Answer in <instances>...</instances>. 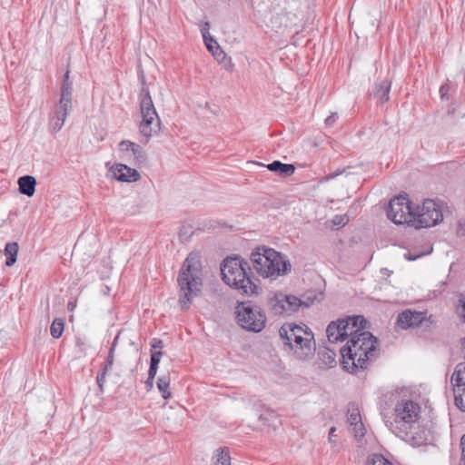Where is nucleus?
I'll return each instance as SVG.
<instances>
[{
  "label": "nucleus",
  "instance_id": "1",
  "mask_svg": "<svg viewBox=\"0 0 465 465\" xmlns=\"http://www.w3.org/2000/svg\"><path fill=\"white\" fill-rule=\"evenodd\" d=\"M377 341L370 331L351 335L347 344L340 350L342 368L351 373L366 370L377 357Z\"/></svg>",
  "mask_w": 465,
  "mask_h": 465
},
{
  "label": "nucleus",
  "instance_id": "2",
  "mask_svg": "<svg viewBox=\"0 0 465 465\" xmlns=\"http://www.w3.org/2000/svg\"><path fill=\"white\" fill-rule=\"evenodd\" d=\"M221 273L224 283L240 293H258L260 280L253 275L250 262L240 256L226 258L221 264Z\"/></svg>",
  "mask_w": 465,
  "mask_h": 465
},
{
  "label": "nucleus",
  "instance_id": "3",
  "mask_svg": "<svg viewBox=\"0 0 465 465\" xmlns=\"http://www.w3.org/2000/svg\"><path fill=\"white\" fill-rule=\"evenodd\" d=\"M178 303L183 311L189 309L193 298L202 293V262L198 255L190 253L182 264L177 277Z\"/></svg>",
  "mask_w": 465,
  "mask_h": 465
},
{
  "label": "nucleus",
  "instance_id": "4",
  "mask_svg": "<svg viewBox=\"0 0 465 465\" xmlns=\"http://www.w3.org/2000/svg\"><path fill=\"white\" fill-rule=\"evenodd\" d=\"M252 271L263 278H276L291 272L292 265L280 252L262 246L251 254Z\"/></svg>",
  "mask_w": 465,
  "mask_h": 465
},
{
  "label": "nucleus",
  "instance_id": "5",
  "mask_svg": "<svg viewBox=\"0 0 465 465\" xmlns=\"http://www.w3.org/2000/svg\"><path fill=\"white\" fill-rule=\"evenodd\" d=\"M139 79L142 88L139 94V107L142 121L139 124V131L147 143L154 134L160 131L161 121L154 107L149 87L145 81L143 73L140 74Z\"/></svg>",
  "mask_w": 465,
  "mask_h": 465
},
{
  "label": "nucleus",
  "instance_id": "6",
  "mask_svg": "<svg viewBox=\"0 0 465 465\" xmlns=\"http://www.w3.org/2000/svg\"><path fill=\"white\" fill-rule=\"evenodd\" d=\"M237 323L244 330L262 331L266 324V315L260 306L252 302H242L236 307Z\"/></svg>",
  "mask_w": 465,
  "mask_h": 465
},
{
  "label": "nucleus",
  "instance_id": "7",
  "mask_svg": "<svg viewBox=\"0 0 465 465\" xmlns=\"http://www.w3.org/2000/svg\"><path fill=\"white\" fill-rule=\"evenodd\" d=\"M69 71L64 75L61 87V97L59 103L54 106L50 118V129L54 133L60 131L67 117L68 112L72 109L73 84L69 80Z\"/></svg>",
  "mask_w": 465,
  "mask_h": 465
},
{
  "label": "nucleus",
  "instance_id": "8",
  "mask_svg": "<svg viewBox=\"0 0 465 465\" xmlns=\"http://www.w3.org/2000/svg\"><path fill=\"white\" fill-rule=\"evenodd\" d=\"M411 203L407 195L395 196L389 203L388 219L397 225L408 224L412 226L415 220V212Z\"/></svg>",
  "mask_w": 465,
  "mask_h": 465
},
{
  "label": "nucleus",
  "instance_id": "9",
  "mask_svg": "<svg viewBox=\"0 0 465 465\" xmlns=\"http://www.w3.org/2000/svg\"><path fill=\"white\" fill-rule=\"evenodd\" d=\"M443 219L442 213L433 200H425L419 212H415L413 227L416 229L432 227Z\"/></svg>",
  "mask_w": 465,
  "mask_h": 465
},
{
  "label": "nucleus",
  "instance_id": "10",
  "mask_svg": "<svg viewBox=\"0 0 465 465\" xmlns=\"http://www.w3.org/2000/svg\"><path fill=\"white\" fill-rule=\"evenodd\" d=\"M302 332H295L292 347L288 351H292L293 355L299 360H305L313 355L315 351V341L313 333L304 325Z\"/></svg>",
  "mask_w": 465,
  "mask_h": 465
},
{
  "label": "nucleus",
  "instance_id": "11",
  "mask_svg": "<svg viewBox=\"0 0 465 465\" xmlns=\"http://www.w3.org/2000/svg\"><path fill=\"white\" fill-rule=\"evenodd\" d=\"M395 422H404L405 424L415 423L420 413V407L418 403L411 400L399 401L395 406Z\"/></svg>",
  "mask_w": 465,
  "mask_h": 465
},
{
  "label": "nucleus",
  "instance_id": "12",
  "mask_svg": "<svg viewBox=\"0 0 465 465\" xmlns=\"http://www.w3.org/2000/svg\"><path fill=\"white\" fill-rule=\"evenodd\" d=\"M406 440L414 447H420L430 444L433 440L431 431L425 427H418L414 430L405 431L404 436Z\"/></svg>",
  "mask_w": 465,
  "mask_h": 465
},
{
  "label": "nucleus",
  "instance_id": "13",
  "mask_svg": "<svg viewBox=\"0 0 465 465\" xmlns=\"http://www.w3.org/2000/svg\"><path fill=\"white\" fill-rule=\"evenodd\" d=\"M426 318V312L405 310L399 313L397 324L403 330L414 328L421 324Z\"/></svg>",
  "mask_w": 465,
  "mask_h": 465
},
{
  "label": "nucleus",
  "instance_id": "14",
  "mask_svg": "<svg viewBox=\"0 0 465 465\" xmlns=\"http://www.w3.org/2000/svg\"><path fill=\"white\" fill-rule=\"evenodd\" d=\"M114 177L120 182H136L141 178L139 172L123 163H115L111 168Z\"/></svg>",
  "mask_w": 465,
  "mask_h": 465
},
{
  "label": "nucleus",
  "instance_id": "15",
  "mask_svg": "<svg viewBox=\"0 0 465 465\" xmlns=\"http://www.w3.org/2000/svg\"><path fill=\"white\" fill-rule=\"evenodd\" d=\"M295 332L302 333V327L294 323L286 322L279 329V336L283 343L284 350L292 349Z\"/></svg>",
  "mask_w": 465,
  "mask_h": 465
},
{
  "label": "nucleus",
  "instance_id": "16",
  "mask_svg": "<svg viewBox=\"0 0 465 465\" xmlns=\"http://www.w3.org/2000/svg\"><path fill=\"white\" fill-rule=\"evenodd\" d=\"M295 19L296 15L294 14L282 12L272 15V17L271 18V25L274 30L280 31L285 28H292V26H294L296 25L294 22Z\"/></svg>",
  "mask_w": 465,
  "mask_h": 465
},
{
  "label": "nucleus",
  "instance_id": "17",
  "mask_svg": "<svg viewBox=\"0 0 465 465\" xmlns=\"http://www.w3.org/2000/svg\"><path fill=\"white\" fill-rule=\"evenodd\" d=\"M116 341V339H114V341L113 342L106 358V361L104 362L103 366L101 367V370L98 371L96 376V382L99 387L100 392H104V386L106 381V375L109 370L112 369L114 365V343Z\"/></svg>",
  "mask_w": 465,
  "mask_h": 465
},
{
  "label": "nucleus",
  "instance_id": "18",
  "mask_svg": "<svg viewBox=\"0 0 465 465\" xmlns=\"http://www.w3.org/2000/svg\"><path fill=\"white\" fill-rule=\"evenodd\" d=\"M348 422L352 427L354 436L356 438H362L365 435V429L361 422L360 411L357 408L349 410Z\"/></svg>",
  "mask_w": 465,
  "mask_h": 465
},
{
  "label": "nucleus",
  "instance_id": "19",
  "mask_svg": "<svg viewBox=\"0 0 465 465\" xmlns=\"http://www.w3.org/2000/svg\"><path fill=\"white\" fill-rule=\"evenodd\" d=\"M19 192L28 197H32L35 193L36 179L32 175H24L17 181Z\"/></svg>",
  "mask_w": 465,
  "mask_h": 465
},
{
  "label": "nucleus",
  "instance_id": "20",
  "mask_svg": "<svg viewBox=\"0 0 465 465\" xmlns=\"http://www.w3.org/2000/svg\"><path fill=\"white\" fill-rule=\"evenodd\" d=\"M270 311L275 315H286V305L283 301V293L276 292L268 299Z\"/></svg>",
  "mask_w": 465,
  "mask_h": 465
},
{
  "label": "nucleus",
  "instance_id": "21",
  "mask_svg": "<svg viewBox=\"0 0 465 465\" xmlns=\"http://www.w3.org/2000/svg\"><path fill=\"white\" fill-rule=\"evenodd\" d=\"M267 169L281 176L288 177L294 173L295 166L292 163H283L279 160L266 165Z\"/></svg>",
  "mask_w": 465,
  "mask_h": 465
},
{
  "label": "nucleus",
  "instance_id": "22",
  "mask_svg": "<svg viewBox=\"0 0 465 465\" xmlns=\"http://www.w3.org/2000/svg\"><path fill=\"white\" fill-rule=\"evenodd\" d=\"M391 82L388 79H384L375 83V90L373 95L380 102L385 103L390 98Z\"/></svg>",
  "mask_w": 465,
  "mask_h": 465
},
{
  "label": "nucleus",
  "instance_id": "23",
  "mask_svg": "<svg viewBox=\"0 0 465 465\" xmlns=\"http://www.w3.org/2000/svg\"><path fill=\"white\" fill-rule=\"evenodd\" d=\"M450 382L453 389L465 387V361L456 365Z\"/></svg>",
  "mask_w": 465,
  "mask_h": 465
},
{
  "label": "nucleus",
  "instance_id": "24",
  "mask_svg": "<svg viewBox=\"0 0 465 465\" xmlns=\"http://www.w3.org/2000/svg\"><path fill=\"white\" fill-rule=\"evenodd\" d=\"M18 251H19V245L17 242H7L5 244L4 252L6 257V260H5L6 266L11 267L16 262Z\"/></svg>",
  "mask_w": 465,
  "mask_h": 465
},
{
  "label": "nucleus",
  "instance_id": "25",
  "mask_svg": "<svg viewBox=\"0 0 465 465\" xmlns=\"http://www.w3.org/2000/svg\"><path fill=\"white\" fill-rule=\"evenodd\" d=\"M318 357L321 363L326 368H332L336 364V353L331 349L324 348L323 350H320Z\"/></svg>",
  "mask_w": 465,
  "mask_h": 465
},
{
  "label": "nucleus",
  "instance_id": "26",
  "mask_svg": "<svg viewBox=\"0 0 465 465\" xmlns=\"http://www.w3.org/2000/svg\"><path fill=\"white\" fill-rule=\"evenodd\" d=\"M170 382L171 378L169 374L160 376L156 382L157 388L164 400H168L172 397Z\"/></svg>",
  "mask_w": 465,
  "mask_h": 465
},
{
  "label": "nucleus",
  "instance_id": "27",
  "mask_svg": "<svg viewBox=\"0 0 465 465\" xmlns=\"http://www.w3.org/2000/svg\"><path fill=\"white\" fill-rule=\"evenodd\" d=\"M283 301L286 305V315L296 312L302 307V299L294 295H287L283 293Z\"/></svg>",
  "mask_w": 465,
  "mask_h": 465
},
{
  "label": "nucleus",
  "instance_id": "28",
  "mask_svg": "<svg viewBox=\"0 0 465 465\" xmlns=\"http://www.w3.org/2000/svg\"><path fill=\"white\" fill-rule=\"evenodd\" d=\"M348 319L351 323V335H356L361 331H364L363 329L365 328V324L367 322L363 316H352L348 317Z\"/></svg>",
  "mask_w": 465,
  "mask_h": 465
},
{
  "label": "nucleus",
  "instance_id": "29",
  "mask_svg": "<svg viewBox=\"0 0 465 465\" xmlns=\"http://www.w3.org/2000/svg\"><path fill=\"white\" fill-rule=\"evenodd\" d=\"M327 337L330 342H336L338 341H344L342 334L339 331V326H336V322H331L326 329Z\"/></svg>",
  "mask_w": 465,
  "mask_h": 465
},
{
  "label": "nucleus",
  "instance_id": "30",
  "mask_svg": "<svg viewBox=\"0 0 465 465\" xmlns=\"http://www.w3.org/2000/svg\"><path fill=\"white\" fill-rule=\"evenodd\" d=\"M214 465H231V457L228 449H218L213 456Z\"/></svg>",
  "mask_w": 465,
  "mask_h": 465
},
{
  "label": "nucleus",
  "instance_id": "31",
  "mask_svg": "<svg viewBox=\"0 0 465 465\" xmlns=\"http://www.w3.org/2000/svg\"><path fill=\"white\" fill-rule=\"evenodd\" d=\"M64 329V320L61 318H55L50 327V334L53 338L58 339L62 336Z\"/></svg>",
  "mask_w": 465,
  "mask_h": 465
},
{
  "label": "nucleus",
  "instance_id": "32",
  "mask_svg": "<svg viewBox=\"0 0 465 465\" xmlns=\"http://www.w3.org/2000/svg\"><path fill=\"white\" fill-rule=\"evenodd\" d=\"M455 405L462 411H465V387L454 388Z\"/></svg>",
  "mask_w": 465,
  "mask_h": 465
},
{
  "label": "nucleus",
  "instance_id": "33",
  "mask_svg": "<svg viewBox=\"0 0 465 465\" xmlns=\"http://www.w3.org/2000/svg\"><path fill=\"white\" fill-rule=\"evenodd\" d=\"M336 326H339V331L342 334L344 340L351 335V323L349 319H341L336 322Z\"/></svg>",
  "mask_w": 465,
  "mask_h": 465
},
{
  "label": "nucleus",
  "instance_id": "34",
  "mask_svg": "<svg viewBox=\"0 0 465 465\" xmlns=\"http://www.w3.org/2000/svg\"><path fill=\"white\" fill-rule=\"evenodd\" d=\"M131 152L133 153V155L134 157L135 164H140L145 162V153L139 144L134 143V146L133 147Z\"/></svg>",
  "mask_w": 465,
  "mask_h": 465
},
{
  "label": "nucleus",
  "instance_id": "35",
  "mask_svg": "<svg viewBox=\"0 0 465 465\" xmlns=\"http://www.w3.org/2000/svg\"><path fill=\"white\" fill-rule=\"evenodd\" d=\"M367 465H393L381 454H373L367 460Z\"/></svg>",
  "mask_w": 465,
  "mask_h": 465
},
{
  "label": "nucleus",
  "instance_id": "36",
  "mask_svg": "<svg viewBox=\"0 0 465 465\" xmlns=\"http://www.w3.org/2000/svg\"><path fill=\"white\" fill-rule=\"evenodd\" d=\"M321 295V293H316L315 292H308L303 295V298L302 299V306L304 307H310L313 304V302L318 300V296Z\"/></svg>",
  "mask_w": 465,
  "mask_h": 465
},
{
  "label": "nucleus",
  "instance_id": "37",
  "mask_svg": "<svg viewBox=\"0 0 465 465\" xmlns=\"http://www.w3.org/2000/svg\"><path fill=\"white\" fill-rule=\"evenodd\" d=\"M163 352L161 351H153L151 350V361L150 365L157 366L159 365V362L161 361Z\"/></svg>",
  "mask_w": 465,
  "mask_h": 465
},
{
  "label": "nucleus",
  "instance_id": "38",
  "mask_svg": "<svg viewBox=\"0 0 465 465\" xmlns=\"http://www.w3.org/2000/svg\"><path fill=\"white\" fill-rule=\"evenodd\" d=\"M134 143H135L131 142L129 140H123L119 143V150L121 152H129L133 149V147L134 146Z\"/></svg>",
  "mask_w": 465,
  "mask_h": 465
},
{
  "label": "nucleus",
  "instance_id": "39",
  "mask_svg": "<svg viewBox=\"0 0 465 465\" xmlns=\"http://www.w3.org/2000/svg\"><path fill=\"white\" fill-rule=\"evenodd\" d=\"M209 29H210V24H209V22H205L201 28V33H202L203 40H206V41L209 39L213 40V36L210 35Z\"/></svg>",
  "mask_w": 465,
  "mask_h": 465
},
{
  "label": "nucleus",
  "instance_id": "40",
  "mask_svg": "<svg viewBox=\"0 0 465 465\" xmlns=\"http://www.w3.org/2000/svg\"><path fill=\"white\" fill-rule=\"evenodd\" d=\"M430 251L428 252V253H430ZM425 254H427V252L412 253L411 251H409L406 253H404V258L408 261H415L418 258L422 257Z\"/></svg>",
  "mask_w": 465,
  "mask_h": 465
},
{
  "label": "nucleus",
  "instance_id": "41",
  "mask_svg": "<svg viewBox=\"0 0 465 465\" xmlns=\"http://www.w3.org/2000/svg\"><path fill=\"white\" fill-rule=\"evenodd\" d=\"M211 53L214 57H216V59H220V57H225V53L222 50L218 44H216V45L213 48V52Z\"/></svg>",
  "mask_w": 465,
  "mask_h": 465
},
{
  "label": "nucleus",
  "instance_id": "42",
  "mask_svg": "<svg viewBox=\"0 0 465 465\" xmlns=\"http://www.w3.org/2000/svg\"><path fill=\"white\" fill-rule=\"evenodd\" d=\"M332 222L335 225L342 227L347 223L348 219L345 216L335 215Z\"/></svg>",
  "mask_w": 465,
  "mask_h": 465
},
{
  "label": "nucleus",
  "instance_id": "43",
  "mask_svg": "<svg viewBox=\"0 0 465 465\" xmlns=\"http://www.w3.org/2000/svg\"><path fill=\"white\" fill-rule=\"evenodd\" d=\"M338 120V114L337 113H331V115H329L326 119H325V124L327 126H332L336 121Z\"/></svg>",
  "mask_w": 465,
  "mask_h": 465
},
{
  "label": "nucleus",
  "instance_id": "44",
  "mask_svg": "<svg viewBox=\"0 0 465 465\" xmlns=\"http://www.w3.org/2000/svg\"><path fill=\"white\" fill-rule=\"evenodd\" d=\"M152 350L162 349L163 347V341L161 339L154 338L152 341Z\"/></svg>",
  "mask_w": 465,
  "mask_h": 465
},
{
  "label": "nucleus",
  "instance_id": "45",
  "mask_svg": "<svg viewBox=\"0 0 465 465\" xmlns=\"http://www.w3.org/2000/svg\"><path fill=\"white\" fill-rule=\"evenodd\" d=\"M450 90V86L448 84H444L440 87V94L442 99H448V92Z\"/></svg>",
  "mask_w": 465,
  "mask_h": 465
},
{
  "label": "nucleus",
  "instance_id": "46",
  "mask_svg": "<svg viewBox=\"0 0 465 465\" xmlns=\"http://www.w3.org/2000/svg\"><path fill=\"white\" fill-rule=\"evenodd\" d=\"M204 41V44L206 45V48L209 52H213V48L216 45V44H218L214 38L213 37V40H203Z\"/></svg>",
  "mask_w": 465,
  "mask_h": 465
},
{
  "label": "nucleus",
  "instance_id": "47",
  "mask_svg": "<svg viewBox=\"0 0 465 465\" xmlns=\"http://www.w3.org/2000/svg\"><path fill=\"white\" fill-rule=\"evenodd\" d=\"M158 367L150 365L149 371H148V377L155 378V375L157 373Z\"/></svg>",
  "mask_w": 465,
  "mask_h": 465
},
{
  "label": "nucleus",
  "instance_id": "48",
  "mask_svg": "<svg viewBox=\"0 0 465 465\" xmlns=\"http://www.w3.org/2000/svg\"><path fill=\"white\" fill-rule=\"evenodd\" d=\"M153 380L154 378L148 377L145 381V388L147 391H151L153 387Z\"/></svg>",
  "mask_w": 465,
  "mask_h": 465
},
{
  "label": "nucleus",
  "instance_id": "49",
  "mask_svg": "<svg viewBox=\"0 0 465 465\" xmlns=\"http://www.w3.org/2000/svg\"><path fill=\"white\" fill-rule=\"evenodd\" d=\"M460 302H461V317L465 322V298L460 299Z\"/></svg>",
  "mask_w": 465,
  "mask_h": 465
},
{
  "label": "nucleus",
  "instance_id": "50",
  "mask_svg": "<svg viewBox=\"0 0 465 465\" xmlns=\"http://www.w3.org/2000/svg\"><path fill=\"white\" fill-rule=\"evenodd\" d=\"M341 173H342V171H341V170H337L336 172H334V173H332L328 174V176H327V180L334 179L335 177H337L338 175H340Z\"/></svg>",
  "mask_w": 465,
  "mask_h": 465
},
{
  "label": "nucleus",
  "instance_id": "51",
  "mask_svg": "<svg viewBox=\"0 0 465 465\" xmlns=\"http://www.w3.org/2000/svg\"><path fill=\"white\" fill-rule=\"evenodd\" d=\"M336 429L335 427H331L329 431V439L331 440L332 437L334 436Z\"/></svg>",
  "mask_w": 465,
  "mask_h": 465
},
{
  "label": "nucleus",
  "instance_id": "52",
  "mask_svg": "<svg viewBox=\"0 0 465 465\" xmlns=\"http://www.w3.org/2000/svg\"><path fill=\"white\" fill-rule=\"evenodd\" d=\"M460 447L461 450H465V434L460 439Z\"/></svg>",
  "mask_w": 465,
  "mask_h": 465
},
{
  "label": "nucleus",
  "instance_id": "53",
  "mask_svg": "<svg viewBox=\"0 0 465 465\" xmlns=\"http://www.w3.org/2000/svg\"><path fill=\"white\" fill-rule=\"evenodd\" d=\"M74 307H75V304L74 302H68L67 308L69 311H73L74 309Z\"/></svg>",
  "mask_w": 465,
  "mask_h": 465
},
{
  "label": "nucleus",
  "instance_id": "54",
  "mask_svg": "<svg viewBox=\"0 0 465 465\" xmlns=\"http://www.w3.org/2000/svg\"><path fill=\"white\" fill-rule=\"evenodd\" d=\"M84 341H82V339H80V338H77V339H76V345H77L78 347H82V346H84Z\"/></svg>",
  "mask_w": 465,
  "mask_h": 465
},
{
  "label": "nucleus",
  "instance_id": "55",
  "mask_svg": "<svg viewBox=\"0 0 465 465\" xmlns=\"http://www.w3.org/2000/svg\"><path fill=\"white\" fill-rule=\"evenodd\" d=\"M460 465H465V458H461V460H460Z\"/></svg>",
  "mask_w": 465,
  "mask_h": 465
},
{
  "label": "nucleus",
  "instance_id": "56",
  "mask_svg": "<svg viewBox=\"0 0 465 465\" xmlns=\"http://www.w3.org/2000/svg\"><path fill=\"white\" fill-rule=\"evenodd\" d=\"M461 458H465V450H461Z\"/></svg>",
  "mask_w": 465,
  "mask_h": 465
}]
</instances>
